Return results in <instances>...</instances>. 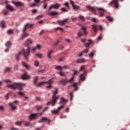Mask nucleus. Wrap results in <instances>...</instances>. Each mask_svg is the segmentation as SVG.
Segmentation results:
<instances>
[{"label": "nucleus", "mask_w": 130, "mask_h": 130, "mask_svg": "<svg viewBox=\"0 0 130 130\" xmlns=\"http://www.w3.org/2000/svg\"><path fill=\"white\" fill-rule=\"evenodd\" d=\"M65 41H66L67 42H68V43H71V40L69 39H65Z\"/></svg>", "instance_id": "nucleus-55"}, {"label": "nucleus", "mask_w": 130, "mask_h": 130, "mask_svg": "<svg viewBox=\"0 0 130 130\" xmlns=\"http://www.w3.org/2000/svg\"><path fill=\"white\" fill-rule=\"evenodd\" d=\"M43 121H48V124H50V119L47 118V117H42V119L39 121V122L40 123V122H43Z\"/></svg>", "instance_id": "nucleus-14"}, {"label": "nucleus", "mask_w": 130, "mask_h": 130, "mask_svg": "<svg viewBox=\"0 0 130 130\" xmlns=\"http://www.w3.org/2000/svg\"><path fill=\"white\" fill-rule=\"evenodd\" d=\"M69 19L68 18L64 19L63 20H59L57 21V23L59 25H64L66 23H68Z\"/></svg>", "instance_id": "nucleus-15"}, {"label": "nucleus", "mask_w": 130, "mask_h": 130, "mask_svg": "<svg viewBox=\"0 0 130 130\" xmlns=\"http://www.w3.org/2000/svg\"><path fill=\"white\" fill-rule=\"evenodd\" d=\"M110 6H113L114 9H116L118 10V8H119V5L118 4V1L117 0H113L110 3Z\"/></svg>", "instance_id": "nucleus-7"}, {"label": "nucleus", "mask_w": 130, "mask_h": 130, "mask_svg": "<svg viewBox=\"0 0 130 130\" xmlns=\"http://www.w3.org/2000/svg\"><path fill=\"white\" fill-rule=\"evenodd\" d=\"M8 34H9L10 35L13 34L14 33V30L13 29H8L7 31Z\"/></svg>", "instance_id": "nucleus-32"}, {"label": "nucleus", "mask_w": 130, "mask_h": 130, "mask_svg": "<svg viewBox=\"0 0 130 130\" xmlns=\"http://www.w3.org/2000/svg\"><path fill=\"white\" fill-rule=\"evenodd\" d=\"M68 102V100L64 99L63 98H61L60 99V102L59 103L60 105H64Z\"/></svg>", "instance_id": "nucleus-21"}, {"label": "nucleus", "mask_w": 130, "mask_h": 130, "mask_svg": "<svg viewBox=\"0 0 130 130\" xmlns=\"http://www.w3.org/2000/svg\"><path fill=\"white\" fill-rule=\"evenodd\" d=\"M86 75V72H85L83 74H81L80 77V81H84L85 79V76Z\"/></svg>", "instance_id": "nucleus-23"}, {"label": "nucleus", "mask_w": 130, "mask_h": 130, "mask_svg": "<svg viewBox=\"0 0 130 130\" xmlns=\"http://www.w3.org/2000/svg\"><path fill=\"white\" fill-rule=\"evenodd\" d=\"M22 66L26 68V69H29L30 67H29V65L27 64L25 62H22Z\"/></svg>", "instance_id": "nucleus-30"}, {"label": "nucleus", "mask_w": 130, "mask_h": 130, "mask_svg": "<svg viewBox=\"0 0 130 130\" xmlns=\"http://www.w3.org/2000/svg\"><path fill=\"white\" fill-rule=\"evenodd\" d=\"M36 47L37 49H40V48H41V46H40V45H38Z\"/></svg>", "instance_id": "nucleus-53"}, {"label": "nucleus", "mask_w": 130, "mask_h": 130, "mask_svg": "<svg viewBox=\"0 0 130 130\" xmlns=\"http://www.w3.org/2000/svg\"><path fill=\"white\" fill-rule=\"evenodd\" d=\"M58 43H59V40H57L56 42H55L54 43V46L57 45L58 44Z\"/></svg>", "instance_id": "nucleus-47"}, {"label": "nucleus", "mask_w": 130, "mask_h": 130, "mask_svg": "<svg viewBox=\"0 0 130 130\" xmlns=\"http://www.w3.org/2000/svg\"><path fill=\"white\" fill-rule=\"evenodd\" d=\"M79 19L81 20L82 21H84L85 19L84 18V16H80Z\"/></svg>", "instance_id": "nucleus-49"}, {"label": "nucleus", "mask_w": 130, "mask_h": 130, "mask_svg": "<svg viewBox=\"0 0 130 130\" xmlns=\"http://www.w3.org/2000/svg\"><path fill=\"white\" fill-rule=\"evenodd\" d=\"M36 56H37L39 58H41L42 57V54H36Z\"/></svg>", "instance_id": "nucleus-39"}, {"label": "nucleus", "mask_w": 130, "mask_h": 130, "mask_svg": "<svg viewBox=\"0 0 130 130\" xmlns=\"http://www.w3.org/2000/svg\"><path fill=\"white\" fill-rule=\"evenodd\" d=\"M88 41H89V43H86V44H84V45L86 47H89V46H90V45L92 44V40H88Z\"/></svg>", "instance_id": "nucleus-28"}, {"label": "nucleus", "mask_w": 130, "mask_h": 130, "mask_svg": "<svg viewBox=\"0 0 130 130\" xmlns=\"http://www.w3.org/2000/svg\"><path fill=\"white\" fill-rule=\"evenodd\" d=\"M67 69H69V66H64L62 67V69L66 70Z\"/></svg>", "instance_id": "nucleus-43"}, {"label": "nucleus", "mask_w": 130, "mask_h": 130, "mask_svg": "<svg viewBox=\"0 0 130 130\" xmlns=\"http://www.w3.org/2000/svg\"><path fill=\"white\" fill-rule=\"evenodd\" d=\"M32 43H33V41L30 39H28L26 42L24 43V45H25V46H29V45L32 44Z\"/></svg>", "instance_id": "nucleus-20"}, {"label": "nucleus", "mask_w": 130, "mask_h": 130, "mask_svg": "<svg viewBox=\"0 0 130 130\" xmlns=\"http://www.w3.org/2000/svg\"><path fill=\"white\" fill-rule=\"evenodd\" d=\"M89 51V50L87 49H86L85 51H83V53H87Z\"/></svg>", "instance_id": "nucleus-60"}, {"label": "nucleus", "mask_w": 130, "mask_h": 130, "mask_svg": "<svg viewBox=\"0 0 130 130\" xmlns=\"http://www.w3.org/2000/svg\"><path fill=\"white\" fill-rule=\"evenodd\" d=\"M70 98H71V101H72V100H73V93L72 92L70 93Z\"/></svg>", "instance_id": "nucleus-50"}, {"label": "nucleus", "mask_w": 130, "mask_h": 130, "mask_svg": "<svg viewBox=\"0 0 130 130\" xmlns=\"http://www.w3.org/2000/svg\"><path fill=\"white\" fill-rule=\"evenodd\" d=\"M59 7H60V4H54L50 6L49 10H52V9H55L56 10H57L59 9Z\"/></svg>", "instance_id": "nucleus-13"}, {"label": "nucleus", "mask_w": 130, "mask_h": 130, "mask_svg": "<svg viewBox=\"0 0 130 130\" xmlns=\"http://www.w3.org/2000/svg\"><path fill=\"white\" fill-rule=\"evenodd\" d=\"M53 96H52V101L49 102L47 104V105H52V106H54L55 105V103L58 100V96H56L57 94V89H55V91H53Z\"/></svg>", "instance_id": "nucleus-4"}, {"label": "nucleus", "mask_w": 130, "mask_h": 130, "mask_svg": "<svg viewBox=\"0 0 130 130\" xmlns=\"http://www.w3.org/2000/svg\"><path fill=\"white\" fill-rule=\"evenodd\" d=\"M39 73H41V74H43V73H45V70H39Z\"/></svg>", "instance_id": "nucleus-48"}, {"label": "nucleus", "mask_w": 130, "mask_h": 130, "mask_svg": "<svg viewBox=\"0 0 130 130\" xmlns=\"http://www.w3.org/2000/svg\"><path fill=\"white\" fill-rule=\"evenodd\" d=\"M39 64V62H38V61H35V67H38Z\"/></svg>", "instance_id": "nucleus-45"}, {"label": "nucleus", "mask_w": 130, "mask_h": 130, "mask_svg": "<svg viewBox=\"0 0 130 130\" xmlns=\"http://www.w3.org/2000/svg\"><path fill=\"white\" fill-rule=\"evenodd\" d=\"M5 72L6 73H9L10 72H11V69L10 68H7L6 69H5Z\"/></svg>", "instance_id": "nucleus-38"}, {"label": "nucleus", "mask_w": 130, "mask_h": 130, "mask_svg": "<svg viewBox=\"0 0 130 130\" xmlns=\"http://www.w3.org/2000/svg\"><path fill=\"white\" fill-rule=\"evenodd\" d=\"M81 30H83V32L79 31L77 34V36L78 37H81V36H82V35H87L88 33L87 32V30L86 29V27H85V26L82 27L81 28Z\"/></svg>", "instance_id": "nucleus-9"}, {"label": "nucleus", "mask_w": 130, "mask_h": 130, "mask_svg": "<svg viewBox=\"0 0 130 130\" xmlns=\"http://www.w3.org/2000/svg\"><path fill=\"white\" fill-rule=\"evenodd\" d=\"M0 111H4V107L0 106Z\"/></svg>", "instance_id": "nucleus-62"}, {"label": "nucleus", "mask_w": 130, "mask_h": 130, "mask_svg": "<svg viewBox=\"0 0 130 130\" xmlns=\"http://www.w3.org/2000/svg\"><path fill=\"white\" fill-rule=\"evenodd\" d=\"M64 6H66V7H67V8H70V6L69 5V3L66 2L64 3Z\"/></svg>", "instance_id": "nucleus-56"}, {"label": "nucleus", "mask_w": 130, "mask_h": 130, "mask_svg": "<svg viewBox=\"0 0 130 130\" xmlns=\"http://www.w3.org/2000/svg\"><path fill=\"white\" fill-rule=\"evenodd\" d=\"M37 116V114H31L29 116V120H34V119H36Z\"/></svg>", "instance_id": "nucleus-19"}, {"label": "nucleus", "mask_w": 130, "mask_h": 130, "mask_svg": "<svg viewBox=\"0 0 130 130\" xmlns=\"http://www.w3.org/2000/svg\"><path fill=\"white\" fill-rule=\"evenodd\" d=\"M77 61L78 63H83V62H85L86 60L84 58H80V59H78L77 60Z\"/></svg>", "instance_id": "nucleus-25"}, {"label": "nucleus", "mask_w": 130, "mask_h": 130, "mask_svg": "<svg viewBox=\"0 0 130 130\" xmlns=\"http://www.w3.org/2000/svg\"><path fill=\"white\" fill-rule=\"evenodd\" d=\"M37 12V11L36 10V9H34L32 10V13L33 14H36V13Z\"/></svg>", "instance_id": "nucleus-59"}, {"label": "nucleus", "mask_w": 130, "mask_h": 130, "mask_svg": "<svg viewBox=\"0 0 130 130\" xmlns=\"http://www.w3.org/2000/svg\"><path fill=\"white\" fill-rule=\"evenodd\" d=\"M14 5H15L16 7H24V3L20 2H14L13 3Z\"/></svg>", "instance_id": "nucleus-18"}, {"label": "nucleus", "mask_w": 130, "mask_h": 130, "mask_svg": "<svg viewBox=\"0 0 130 130\" xmlns=\"http://www.w3.org/2000/svg\"><path fill=\"white\" fill-rule=\"evenodd\" d=\"M107 19H108L110 22H112V21H113V18H112L111 16H107Z\"/></svg>", "instance_id": "nucleus-34"}, {"label": "nucleus", "mask_w": 130, "mask_h": 130, "mask_svg": "<svg viewBox=\"0 0 130 130\" xmlns=\"http://www.w3.org/2000/svg\"><path fill=\"white\" fill-rule=\"evenodd\" d=\"M70 3L74 11H77V10H80V6L75 5V3H74L73 1L70 0Z\"/></svg>", "instance_id": "nucleus-12"}, {"label": "nucleus", "mask_w": 130, "mask_h": 130, "mask_svg": "<svg viewBox=\"0 0 130 130\" xmlns=\"http://www.w3.org/2000/svg\"><path fill=\"white\" fill-rule=\"evenodd\" d=\"M36 108L38 110H40V109L42 108V107H41V106H37Z\"/></svg>", "instance_id": "nucleus-46"}, {"label": "nucleus", "mask_w": 130, "mask_h": 130, "mask_svg": "<svg viewBox=\"0 0 130 130\" xmlns=\"http://www.w3.org/2000/svg\"><path fill=\"white\" fill-rule=\"evenodd\" d=\"M43 33H44V30H42L41 31V32H40V35H42V34H43Z\"/></svg>", "instance_id": "nucleus-64"}, {"label": "nucleus", "mask_w": 130, "mask_h": 130, "mask_svg": "<svg viewBox=\"0 0 130 130\" xmlns=\"http://www.w3.org/2000/svg\"><path fill=\"white\" fill-rule=\"evenodd\" d=\"M64 108V106L62 105L58 108V109L56 110H52L51 111L52 113H53L54 114H57L59 112H60L62 109Z\"/></svg>", "instance_id": "nucleus-10"}, {"label": "nucleus", "mask_w": 130, "mask_h": 130, "mask_svg": "<svg viewBox=\"0 0 130 130\" xmlns=\"http://www.w3.org/2000/svg\"><path fill=\"white\" fill-rule=\"evenodd\" d=\"M52 52H53V50H51L48 53V57L49 58H51V57L50 56V55H51V54H52Z\"/></svg>", "instance_id": "nucleus-33"}, {"label": "nucleus", "mask_w": 130, "mask_h": 130, "mask_svg": "<svg viewBox=\"0 0 130 130\" xmlns=\"http://www.w3.org/2000/svg\"><path fill=\"white\" fill-rule=\"evenodd\" d=\"M61 11H63L64 13H68V12H69V11H68V10H67L64 8H61Z\"/></svg>", "instance_id": "nucleus-37"}, {"label": "nucleus", "mask_w": 130, "mask_h": 130, "mask_svg": "<svg viewBox=\"0 0 130 130\" xmlns=\"http://www.w3.org/2000/svg\"><path fill=\"white\" fill-rule=\"evenodd\" d=\"M22 80H28L30 79V76L28 75L27 73H24L22 75Z\"/></svg>", "instance_id": "nucleus-22"}, {"label": "nucleus", "mask_w": 130, "mask_h": 130, "mask_svg": "<svg viewBox=\"0 0 130 130\" xmlns=\"http://www.w3.org/2000/svg\"><path fill=\"white\" fill-rule=\"evenodd\" d=\"M38 76H35L34 77L33 79L34 84V85L37 86V87H42V86H43L44 84H48V85H49V86H47V89H50V88L52 87V86H51V85H52V82H53V81H52V79L49 80L48 82H40L39 83H37V81H38Z\"/></svg>", "instance_id": "nucleus-2"}, {"label": "nucleus", "mask_w": 130, "mask_h": 130, "mask_svg": "<svg viewBox=\"0 0 130 130\" xmlns=\"http://www.w3.org/2000/svg\"><path fill=\"white\" fill-rule=\"evenodd\" d=\"M75 77H72L71 79L68 80V83H74L75 82Z\"/></svg>", "instance_id": "nucleus-31"}, {"label": "nucleus", "mask_w": 130, "mask_h": 130, "mask_svg": "<svg viewBox=\"0 0 130 130\" xmlns=\"http://www.w3.org/2000/svg\"><path fill=\"white\" fill-rule=\"evenodd\" d=\"M30 50H31V48H30V47H28L27 50L23 49L21 51L19 52L18 54L15 55L16 59L18 61L21 54H23L25 58L27 59L28 56L30 55Z\"/></svg>", "instance_id": "nucleus-3"}, {"label": "nucleus", "mask_w": 130, "mask_h": 130, "mask_svg": "<svg viewBox=\"0 0 130 130\" xmlns=\"http://www.w3.org/2000/svg\"><path fill=\"white\" fill-rule=\"evenodd\" d=\"M4 15H8V11H7L6 10L4 11Z\"/></svg>", "instance_id": "nucleus-63"}, {"label": "nucleus", "mask_w": 130, "mask_h": 130, "mask_svg": "<svg viewBox=\"0 0 130 130\" xmlns=\"http://www.w3.org/2000/svg\"><path fill=\"white\" fill-rule=\"evenodd\" d=\"M7 9L9 10V11H11V12H13V11H15V9H14V8L12 7L11 5H7L6 6Z\"/></svg>", "instance_id": "nucleus-24"}, {"label": "nucleus", "mask_w": 130, "mask_h": 130, "mask_svg": "<svg viewBox=\"0 0 130 130\" xmlns=\"http://www.w3.org/2000/svg\"><path fill=\"white\" fill-rule=\"evenodd\" d=\"M83 70H85V66H82L80 68V71H83Z\"/></svg>", "instance_id": "nucleus-52"}, {"label": "nucleus", "mask_w": 130, "mask_h": 130, "mask_svg": "<svg viewBox=\"0 0 130 130\" xmlns=\"http://www.w3.org/2000/svg\"><path fill=\"white\" fill-rule=\"evenodd\" d=\"M86 8L91 11L94 15H98L99 17H103L104 16V13L106 12V10L103 8H98V7H92L91 6H87ZM98 11V13L96 12Z\"/></svg>", "instance_id": "nucleus-1"}, {"label": "nucleus", "mask_w": 130, "mask_h": 130, "mask_svg": "<svg viewBox=\"0 0 130 130\" xmlns=\"http://www.w3.org/2000/svg\"><path fill=\"white\" fill-rule=\"evenodd\" d=\"M15 124L16 125H21V124H22V122L20 121H17L16 122H15Z\"/></svg>", "instance_id": "nucleus-40"}, {"label": "nucleus", "mask_w": 130, "mask_h": 130, "mask_svg": "<svg viewBox=\"0 0 130 130\" xmlns=\"http://www.w3.org/2000/svg\"><path fill=\"white\" fill-rule=\"evenodd\" d=\"M18 103V101H14L13 103H10L9 105V106H10V107H11V109L12 110H17V105H18V104H17Z\"/></svg>", "instance_id": "nucleus-8"}, {"label": "nucleus", "mask_w": 130, "mask_h": 130, "mask_svg": "<svg viewBox=\"0 0 130 130\" xmlns=\"http://www.w3.org/2000/svg\"><path fill=\"white\" fill-rule=\"evenodd\" d=\"M81 41L85 43V42L86 41V39H81Z\"/></svg>", "instance_id": "nucleus-61"}, {"label": "nucleus", "mask_w": 130, "mask_h": 130, "mask_svg": "<svg viewBox=\"0 0 130 130\" xmlns=\"http://www.w3.org/2000/svg\"><path fill=\"white\" fill-rule=\"evenodd\" d=\"M72 87H74V88H75V90L77 91V90H78V83H77V82H75L72 85Z\"/></svg>", "instance_id": "nucleus-27"}, {"label": "nucleus", "mask_w": 130, "mask_h": 130, "mask_svg": "<svg viewBox=\"0 0 130 130\" xmlns=\"http://www.w3.org/2000/svg\"><path fill=\"white\" fill-rule=\"evenodd\" d=\"M100 30H101V31L104 30V28H103V26H102V25H100Z\"/></svg>", "instance_id": "nucleus-57"}, {"label": "nucleus", "mask_w": 130, "mask_h": 130, "mask_svg": "<svg viewBox=\"0 0 130 130\" xmlns=\"http://www.w3.org/2000/svg\"><path fill=\"white\" fill-rule=\"evenodd\" d=\"M92 29L94 33H97V32L98 31V29H99V25L92 24Z\"/></svg>", "instance_id": "nucleus-17"}, {"label": "nucleus", "mask_w": 130, "mask_h": 130, "mask_svg": "<svg viewBox=\"0 0 130 130\" xmlns=\"http://www.w3.org/2000/svg\"><path fill=\"white\" fill-rule=\"evenodd\" d=\"M56 70H62V68L61 66H56Z\"/></svg>", "instance_id": "nucleus-44"}, {"label": "nucleus", "mask_w": 130, "mask_h": 130, "mask_svg": "<svg viewBox=\"0 0 130 130\" xmlns=\"http://www.w3.org/2000/svg\"><path fill=\"white\" fill-rule=\"evenodd\" d=\"M6 46H7V47H10V46H11V42H7L6 44Z\"/></svg>", "instance_id": "nucleus-36"}, {"label": "nucleus", "mask_w": 130, "mask_h": 130, "mask_svg": "<svg viewBox=\"0 0 130 130\" xmlns=\"http://www.w3.org/2000/svg\"><path fill=\"white\" fill-rule=\"evenodd\" d=\"M25 86V84L20 83H16L13 84L9 85L7 86L8 88H11V89H19V90H22V88Z\"/></svg>", "instance_id": "nucleus-5"}, {"label": "nucleus", "mask_w": 130, "mask_h": 130, "mask_svg": "<svg viewBox=\"0 0 130 130\" xmlns=\"http://www.w3.org/2000/svg\"><path fill=\"white\" fill-rule=\"evenodd\" d=\"M32 27V24L27 23L25 25L23 30V33L22 34V37H21V39L23 40L24 38H26V37L29 36V34L26 33V30L28 29V28H31Z\"/></svg>", "instance_id": "nucleus-6"}, {"label": "nucleus", "mask_w": 130, "mask_h": 130, "mask_svg": "<svg viewBox=\"0 0 130 130\" xmlns=\"http://www.w3.org/2000/svg\"><path fill=\"white\" fill-rule=\"evenodd\" d=\"M73 72H74V73L72 74V77L76 78V77H77V76H78V71L74 70H73Z\"/></svg>", "instance_id": "nucleus-26"}, {"label": "nucleus", "mask_w": 130, "mask_h": 130, "mask_svg": "<svg viewBox=\"0 0 130 130\" xmlns=\"http://www.w3.org/2000/svg\"><path fill=\"white\" fill-rule=\"evenodd\" d=\"M60 30V31H64V30L63 29V28H61V27H57V30Z\"/></svg>", "instance_id": "nucleus-54"}, {"label": "nucleus", "mask_w": 130, "mask_h": 130, "mask_svg": "<svg viewBox=\"0 0 130 130\" xmlns=\"http://www.w3.org/2000/svg\"><path fill=\"white\" fill-rule=\"evenodd\" d=\"M25 126H31V124L29 122H26L25 123Z\"/></svg>", "instance_id": "nucleus-42"}, {"label": "nucleus", "mask_w": 130, "mask_h": 130, "mask_svg": "<svg viewBox=\"0 0 130 130\" xmlns=\"http://www.w3.org/2000/svg\"><path fill=\"white\" fill-rule=\"evenodd\" d=\"M60 14L59 12H56L55 11H52L50 12L49 11H47V15H48V16H51L52 17L53 16H58V15Z\"/></svg>", "instance_id": "nucleus-11"}, {"label": "nucleus", "mask_w": 130, "mask_h": 130, "mask_svg": "<svg viewBox=\"0 0 130 130\" xmlns=\"http://www.w3.org/2000/svg\"><path fill=\"white\" fill-rule=\"evenodd\" d=\"M58 74L60 75V76H66V73H64V72H59Z\"/></svg>", "instance_id": "nucleus-41"}, {"label": "nucleus", "mask_w": 130, "mask_h": 130, "mask_svg": "<svg viewBox=\"0 0 130 130\" xmlns=\"http://www.w3.org/2000/svg\"><path fill=\"white\" fill-rule=\"evenodd\" d=\"M89 56L90 57H93V56H94V53H93V51L89 54Z\"/></svg>", "instance_id": "nucleus-51"}, {"label": "nucleus", "mask_w": 130, "mask_h": 130, "mask_svg": "<svg viewBox=\"0 0 130 130\" xmlns=\"http://www.w3.org/2000/svg\"><path fill=\"white\" fill-rule=\"evenodd\" d=\"M68 80L67 79H62L60 80L59 84V85H62L63 86H66L67 85V83H68Z\"/></svg>", "instance_id": "nucleus-16"}, {"label": "nucleus", "mask_w": 130, "mask_h": 130, "mask_svg": "<svg viewBox=\"0 0 130 130\" xmlns=\"http://www.w3.org/2000/svg\"><path fill=\"white\" fill-rule=\"evenodd\" d=\"M91 21H92V22H94V23H97L98 22V19L96 18H93L91 19Z\"/></svg>", "instance_id": "nucleus-35"}, {"label": "nucleus", "mask_w": 130, "mask_h": 130, "mask_svg": "<svg viewBox=\"0 0 130 130\" xmlns=\"http://www.w3.org/2000/svg\"><path fill=\"white\" fill-rule=\"evenodd\" d=\"M18 68H19V65L17 64L14 66L15 70H18Z\"/></svg>", "instance_id": "nucleus-58"}, {"label": "nucleus", "mask_w": 130, "mask_h": 130, "mask_svg": "<svg viewBox=\"0 0 130 130\" xmlns=\"http://www.w3.org/2000/svg\"><path fill=\"white\" fill-rule=\"evenodd\" d=\"M1 26L2 28H6V22L5 21H1Z\"/></svg>", "instance_id": "nucleus-29"}]
</instances>
